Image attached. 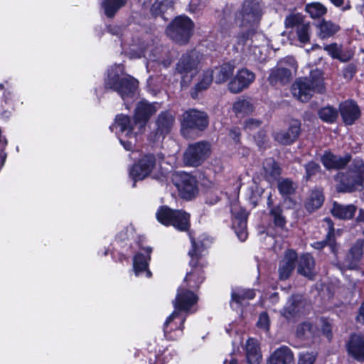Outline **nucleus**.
Returning <instances> with one entry per match:
<instances>
[{
  "label": "nucleus",
  "instance_id": "nucleus-1",
  "mask_svg": "<svg viewBox=\"0 0 364 364\" xmlns=\"http://www.w3.org/2000/svg\"><path fill=\"white\" fill-rule=\"evenodd\" d=\"M106 88L117 92L124 101L132 99L138 87V81L124 73L121 65H114L107 71L105 79Z\"/></svg>",
  "mask_w": 364,
  "mask_h": 364
},
{
  "label": "nucleus",
  "instance_id": "nucleus-2",
  "mask_svg": "<svg viewBox=\"0 0 364 364\" xmlns=\"http://www.w3.org/2000/svg\"><path fill=\"white\" fill-rule=\"evenodd\" d=\"M324 89L323 73L316 69L311 71L309 78L297 79L292 85L291 92L299 101L307 102L314 92H322Z\"/></svg>",
  "mask_w": 364,
  "mask_h": 364
},
{
  "label": "nucleus",
  "instance_id": "nucleus-3",
  "mask_svg": "<svg viewBox=\"0 0 364 364\" xmlns=\"http://www.w3.org/2000/svg\"><path fill=\"white\" fill-rule=\"evenodd\" d=\"M339 192H352L363 187L364 183V162L354 160L346 172H338L334 176Z\"/></svg>",
  "mask_w": 364,
  "mask_h": 364
},
{
  "label": "nucleus",
  "instance_id": "nucleus-4",
  "mask_svg": "<svg viewBox=\"0 0 364 364\" xmlns=\"http://www.w3.org/2000/svg\"><path fill=\"white\" fill-rule=\"evenodd\" d=\"M156 217L162 225L173 226L179 231H187L190 228V215L182 210L161 206L157 210Z\"/></svg>",
  "mask_w": 364,
  "mask_h": 364
},
{
  "label": "nucleus",
  "instance_id": "nucleus-5",
  "mask_svg": "<svg viewBox=\"0 0 364 364\" xmlns=\"http://www.w3.org/2000/svg\"><path fill=\"white\" fill-rule=\"evenodd\" d=\"M134 122L129 117L124 114L116 116L114 124L110 126L112 132L117 134L121 144L126 150H130L136 141V133L134 132Z\"/></svg>",
  "mask_w": 364,
  "mask_h": 364
},
{
  "label": "nucleus",
  "instance_id": "nucleus-6",
  "mask_svg": "<svg viewBox=\"0 0 364 364\" xmlns=\"http://www.w3.org/2000/svg\"><path fill=\"white\" fill-rule=\"evenodd\" d=\"M262 16V6L255 0H245L235 16V23L240 28L254 29Z\"/></svg>",
  "mask_w": 364,
  "mask_h": 364
},
{
  "label": "nucleus",
  "instance_id": "nucleus-7",
  "mask_svg": "<svg viewBox=\"0 0 364 364\" xmlns=\"http://www.w3.org/2000/svg\"><path fill=\"white\" fill-rule=\"evenodd\" d=\"M194 23L186 16H179L168 26L167 35L179 43H186L193 33Z\"/></svg>",
  "mask_w": 364,
  "mask_h": 364
},
{
  "label": "nucleus",
  "instance_id": "nucleus-8",
  "mask_svg": "<svg viewBox=\"0 0 364 364\" xmlns=\"http://www.w3.org/2000/svg\"><path fill=\"white\" fill-rule=\"evenodd\" d=\"M191 240L192 249L188 252V255L191 257L190 264L193 269L190 272L187 273L184 279L185 287L190 290L198 288L204 279L201 268L197 266L200 248L197 246L196 242L193 238H191Z\"/></svg>",
  "mask_w": 364,
  "mask_h": 364
},
{
  "label": "nucleus",
  "instance_id": "nucleus-9",
  "mask_svg": "<svg viewBox=\"0 0 364 364\" xmlns=\"http://www.w3.org/2000/svg\"><path fill=\"white\" fill-rule=\"evenodd\" d=\"M210 146L208 143L200 141L190 145L184 154V163L190 166H198L209 156Z\"/></svg>",
  "mask_w": 364,
  "mask_h": 364
},
{
  "label": "nucleus",
  "instance_id": "nucleus-10",
  "mask_svg": "<svg viewBox=\"0 0 364 364\" xmlns=\"http://www.w3.org/2000/svg\"><path fill=\"white\" fill-rule=\"evenodd\" d=\"M198 54L191 51L182 55L177 64V70L182 75V82L188 84L198 72Z\"/></svg>",
  "mask_w": 364,
  "mask_h": 364
},
{
  "label": "nucleus",
  "instance_id": "nucleus-11",
  "mask_svg": "<svg viewBox=\"0 0 364 364\" xmlns=\"http://www.w3.org/2000/svg\"><path fill=\"white\" fill-rule=\"evenodd\" d=\"M172 181L181 196L187 200L192 198L197 193L196 181L187 173L177 172L173 175Z\"/></svg>",
  "mask_w": 364,
  "mask_h": 364
},
{
  "label": "nucleus",
  "instance_id": "nucleus-12",
  "mask_svg": "<svg viewBox=\"0 0 364 364\" xmlns=\"http://www.w3.org/2000/svg\"><path fill=\"white\" fill-rule=\"evenodd\" d=\"M175 122V117L169 111L162 112L156 120V130L149 135V140L153 142L161 141L171 132Z\"/></svg>",
  "mask_w": 364,
  "mask_h": 364
},
{
  "label": "nucleus",
  "instance_id": "nucleus-13",
  "mask_svg": "<svg viewBox=\"0 0 364 364\" xmlns=\"http://www.w3.org/2000/svg\"><path fill=\"white\" fill-rule=\"evenodd\" d=\"M208 124L207 114L203 112L196 109H191L186 112L183 115L181 122L182 132L184 135L188 134V129H205Z\"/></svg>",
  "mask_w": 364,
  "mask_h": 364
},
{
  "label": "nucleus",
  "instance_id": "nucleus-14",
  "mask_svg": "<svg viewBox=\"0 0 364 364\" xmlns=\"http://www.w3.org/2000/svg\"><path fill=\"white\" fill-rule=\"evenodd\" d=\"M283 63H288L293 68H296L295 60L291 57H287L281 60L279 64L269 70L267 80L272 85H285L290 81L291 73L288 68H283L280 65Z\"/></svg>",
  "mask_w": 364,
  "mask_h": 364
},
{
  "label": "nucleus",
  "instance_id": "nucleus-15",
  "mask_svg": "<svg viewBox=\"0 0 364 364\" xmlns=\"http://www.w3.org/2000/svg\"><path fill=\"white\" fill-rule=\"evenodd\" d=\"M255 80V75L251 70L247 68L239 70L234 77L229 82L228 85V90L233 94L240 93L249 87Z\"/></svg>",
  "mask_w": 364,
  "mask_h": 364
},
{
  "label": "nucleus",
  "instance_id": "nucleus-16",
  "mask_svg": "<svg viewBox=\"0 0 364 364\" xmlns=\"http://www.w3.org/2000/svg\"><path fill=\"white\" fill-rule=\"evenodd\" d=\"M156 164V160L153 155L143 156L138 164L133 166L129 171V176L133 179V186H135L136 181L144 179L147 177Z\"/></svg>",
  "mask_w": 364,
  "mask_h": 364
},
{
  "label": "nucleus",
  "instance_id": "nucleus-17",
  "mask_svg": "<svg viewBox=\"0 0 364 364\" xmlns=\"http://www.w3.org/2000/svg\"><path fill=\"white\" fill-rule=\"evenodd\" d=\"M232 215V227L240 241H245L247 237V213L240 206L234 205L231 209Z\"/></svg>",
  "mask_w": 364,
  "mask_h": 364
},
{
  "label": "nucleus",
  "instance_id": "nucleus-18",
  "mask_svg": "<svg viewBox=\"0 0 364 364\" xmlns=\"http://www.w3.org/2000/svg\"><path fill=\"white\" fill-rule=\"evenodd\" d=\"M197 296L189 289L185 287L184 284L181 286L173 301L175 310L178 311H188L191 306L196 304Z\"/></svg>",
  "mask_w": 364,
  "mask_h": 364
},
{
  "label": "nucleus",
  "instance_id": "nucleus-19",
  "mask_svg": "<svg viewBox=\"0 0 364 364\" xmlns=\"http://www.w3.org/2000/svg\"><path fill=\"white\" fill-rule=\"evenodd\" d=\"M301 132V123L293 119L287 131H281L275 133L274 139L282 144H289L294 142L299 136Z\"/></svg>",
  "mask_w": 364,
  "mask_h": 364
},
{
  "label": "nucleus",
  "instance_id": "nucleus-20",
  "mask_svg": "<svg viewBox=\"0 0 364 364\" xmlns=\"http://www.w3.org/2000/svg\"><path fill=\"white\" fill-rule=\"evenodd\" d=\"M185 320V317L181 316L179 311L174 310L173 312L167 318L164 324V336L168 339H174L175 336L171 335V331H179L181 332L183 331Z\"/></svg>",
  "mask_w": 364,
  "mask_h": 364
},
{
  "label": "nucleus",
  "instance_id": "nucleus-21",
  "mask_svg": "<svg viewBox=\"0 0 364 364\" xmlns=\"http://www.w3.org/2000/svg\"><path fill=\"white\" fill-rule=\"evenodd\" d=\"M139 51L136 49H132L130 55L132 58H139L144 57L150 61H159V54L161 48L154 45V43L141 44L139 48Z\"/></svg>",
  "mask_w": 364,
  "mask_h": 364
},
{
  "label": "nucleus",
  "instance_id": "nucleus-22",
  "mask_svg": "<svg viewBox=\"0 0 364 364\" xmlns=\"http://www.w3.org/2000/svg\"><path fill=\"white\" fill-rule=\"evenodd\" d=\"M297 255L293 250H287L283 259L280 261L278 272L279 279L285 280L288 279L295 267Z\"/></svg>",
  "mask_w": 364,
  "mask_h": 364
},
{
  "label": "nucleus",
  "instance_id": "nucleus-23",
  "mask_svg": "<svg viewBox=\"0 0 364 364\" xmlns=\"http://www.w3.org/2000/svg\"><path fill=\"white\" fill-rule=\"evenodd\" d=\"M156 108L154 105L145 102L138 103L135 110L134 123L139 125V129L144 127L148 119L156 112Z\"/></svg>",
  "mask_w": 364,
  "mask_h": 364
},
{
  "label": "nucleus",
  "instance_id": "nucleus-24",
  "mask_svg": "<svg viewBox=\"0 0 364 364\" xmlns=\"http://www.w3.org/2000/svg\"><path fill=\"white\" fill-rule=\"evenodd\" d=\"M348 354L358 361L364 360V339L358 334L351 336L347 344Z\"/></svg>",
  "mask_w": 364,
  "mask_h": 364
},
{
  "label": "nucleus",
  "instance_id": "nucleus-25",
  "mask_svg": "<svg viewBox=\"0 0 364 364\" xmlns=\"http://www.w3.org/2000/svg\"><path fill=\"white\" fill-rule=\"evenodd\" d=\"M146 255L143 253L136 254L133 259V268L136 276H139L145 272L147 277L151 276V272L148 269L149 260L150 259L151 248L147 247L144 250Z\"/></svg>",
  "mask_w": 364,
  "mask_h": 364
},
{
  "label": "nucleus",
  "instance_id": "nucleus-26",
  "mask_svg": "<svg viewBox=\"0 0 364 364\" xmlns=\"http://www.w3.org/2000/svg\"><path fill=\"white\" fill-rule=\"evenodd\" d=\"M350 161V156H338L330 152L325 153L321 157L323 165L328 169H340L345 167Z\"/></svg>",
  "mask_w": 364,
  "mask_h": 364
},
{
  "label": "nucleus",
  "instance_id": "nucleus-27",
  "mask_svg": "<svg viewBox=\"0 0 364 364\" xmlns=\"http://www.w3.org/2000/svg\"><path fill=\"white\" fill-rule=\"evenodd\" d=\"M297 272L301 275L313 279L315 275V261L311 255L304 254L299 257Z\"/></svg>",
  "mask_w": 364,
  "mask_h": 364
},
{
  "label": "nucleus",
  "instance_id": "nucleus-28",
  "mask_svg": "<svg viewBox=\"0 0 364 364\" xmlns=\"http://www.w3.org/2000/svg\"><path fill=\"white\" fill-rule=\"evenodd\" d=\"M340 113L346 124H352L360 116V110L353 101H346L340 105Z\"/></svg>",
  "mask_w": 364,
  "mask_h": 364
},
{
  "label": "nucleus",
  "instance_id": "nucleus-29",
  "mask_svg": "<svg viewBox=\"0 0 364 364\" xmlns=\"http://www.w3.org/2000/svg\"><path fill=\"white\" fill-rule=\"evenodd\" d=\"M294 354L287 346H282L274 351L267 360V364H292Z\"/></svg>",
  "mask_w": 364,
  "mask_h": 364
},
{
  "label": "nucleus",
  "instance_id": "nucleus-30",
  "mask_svg": "<svg viewBox=\"0 0 364 364\" xmlns=\"http://www.w3.org/2000/svg\"><path fill=\"white\" fill-rule=\"evenodd\" d=\"M255 294L252 289L235 288L232 290L230 306L232 309H237L246 303L247 301L255 298Z\"/></svg>",
  "mask_w": 364,
  "mask_h": 364
},
{
  "label": "nucleus",
  "instance_id": "nucleus-31",
  "mask_svg": "<svg viewBox=\"0 0 364 364\" xmlns=\"http://www.w3.org/2000/svg\"><path fill=\"white\" fill-rule=\"evenodd\" d=\"M364 247V240H358L350 248L349 253L346 259V266L350 269H354L358 267V262L363 256V247Z\"/></svg>",
  "mask_w": 364,
  "mask_h": 364
},
{
  "label": "nucleus",
  "instance_id": "nucleus-32",
  "mask_svg": "<svg viewBox=\"0 0 364 364\" xmlns=\"http://www.w3.org/2000/svg\"><path fill=\"white\" fill-rule=\"evenodd\" d=\"M246 358L249 364H259L262 360L258 341L254 338H249L246 343Z\"/></svg>",
  "mask_w": 364,
  "mask_h": 364
},
{
  "label": "nucleus",
  "instance_id": "nucleus-33",
  "mask_svg": "<svg viewBox=\"0 0 364 364\" xmlns=\"http://www.w3.org/2000/svg\"><path fill=\"white\" fill-rule=\"evenodd\" d=\"M254 105L248 98H239L232 105V111L237 117H244L254 111Z\"/></svg>",
  "mask_w": 364,
  "mask_h": 364
},
{
  "label": "nucleus",
  "instance_id": "nucleus-34",
  "mask_svg": "<svg viewBox=\"0 0 364 364\" xmlns=\"http://www.w3.org/2000/svg\"><path fill=\"white\" fill-rule=\"evenodd\" d=\"M234 68V66L230 63H225L215 68L213 70H211L213 80L218 84L225 82L233 75Z\"/></svg>",
  "mask_w": 364,
  "mask_h": 364
},
{
  "label": "nucleus",
  "instance_id": "nucleus-35",
  "mask_svg": "<svg viewBox=\"0 0 364 364\" xmlns=\"http://www.w3.org/2000/svg\"><path fill=\"white\" fill-rule=\"evenodd\" d=\"M323 200L324 196L321 190H312L306 199L305 207L309 212H313L322 205Z\"/></svg>",
  "mask_w": 364,
  "mask_h": 364
},
{
  "label": "nucleus",
  "instance_id": "nucleus-36",
  "mask_svg": "<svg viewBox=\"0 0 364 364\" xmlns=\"http://www.w3.org/2000/svg\"><path fill=\"white\" fill-rule=\"evenodd\" d=\"M324 220L327 223L329 229L326 239L323 241L316 242L313 243L312 247L315 249L321 250L328 245L331 247V251L334 252L336 250V245L334 239V230L333 228V224L329 218H325Z\"/></svg>",
  "mask_w": 364,
  "mask_h": 364
},
{
  "label": "nucleus",
  "instance_id": "nucleus-37",
  "mask_svg": "<svg viewBox=\"0 0 364 364\" xmlns=\"http://www.w3.org/2000/svg\"><path fill=\"white\" fill-rule=\"evenodd\" d=\"M302 301L299 296L290 298L286 306L284 307L282 314L287 318H290L295 316L297 313L300 312L301 307L302 306Z\"/></svg>",
  "mask_w": 364,
  "mask_h": 364
},
{
  "label": "nucleus",
  "instance_id": "nucleus-38",
  "mask_svg": "<svg viewBox=\"0 0 364 364\" xmlns=\"http://www.w3.org/2000/svg\"><path fill=\"white\" fill-rule=\"evenodd\" d=\"M127 4V0H103L102 7L108 18H112Z\"/></svg>",
  "mask_w": 364,
  "mask_h": 364
},
{
  "label": "nucleus",
  "instance_id": "nucleus-39",
  "mask_svg": "<svg viewBox=\"0 0 364 364\" xmlns=\"http://www.w3.org/2000/svg\"><path fill=\"white\" fill-rule=\"evenodd\" d=\"M355 212V207L353 205H342L337 203H333L331 213L333 216L340 219H350Z\"/></svg>",
  "mask_w": 364,
  "mask_h": 364
},
{
  "label": "nucleus",
  "instance_id": "nucleus-40",
  "mask_svg": "<svg viewBox=\"0 0 364 364\" xmlns=\"http://www.w3.org/2000/svg\"><path fill=\"white\" fill-rule=\"evenodd\" d=\"M213 80V72L208 70L203 72L200 76L199 82L196 85L194 91L191 93L193 98H196L198 93L200 91L206 90Z\"/></svg>",
  "mask_w": 364,
  "mask_h": 364
},
{
  "label": "nucleus",
  "instance_id": "nucleus-41",
  "mask_svg": "<svg viewBox=\"0 0 364 364\" xmlns=\"http://www.w3.org/2000/svg\"><path fill=\"white\" fill-rule=\"evenodd\" d=\"M323 49L328 53V54L333 58L338 59L342 62H346L351 58L350 54L344 53L341 46L337 43H331L326 45Z\"/></svg>",
  "mask_w": 364,
  "mask_h": 364
},
{
  "label": "nucleus",
  "instance_id": "nucleus-42",
  "mask_svg": "<svg viewBox=\"0 0 364 364\" xmlns=\"http://www.w3.org/2000/svg\"><path fill=\"white\" fill-rule=\"evenodd\" d=\"M319 32L318 36L321 38H328L336 32H338L340 29L338 25L330 21H322L318 26Z\"/></svg>",
  "mask_w": 364,
  "mask_h": 364
},
{
  "label": "nucleus",
  "instance_id": "nucleus-43",
  "mask_svg": "<svg viewBox=\"0 0 364 364\" xmlns=\"http://www.w3.org/2000/svg\"><path fill=\"white\" fill-rule=\"evenodd\" d=\"M305 11L312 18H318L326 14L327 9L321 3L313 2L306 5Z\"/></svg>",
  "mask_w": 364,
  "mask_h": 364
},
{
  "label": "nucleus",
  "instance_id": "nucleus-44",
  "mask_svg": "<svg viewBox=\"0 0 364 364\" xmlns=\"http://www.w3.org/2000/svg\"><path fill=\"white\" fill-rule=\"evenodd\" d=\"M338 111L331 106H326L318 111V116L321 120L327 123H333L338 117Z\"/></svg>",
  "mask_w": 364,
  "mask_h": 364
},
{
  "label": "nucleus",
  "instance_id": "nucleus-45",
  "mask_svg": "<svg viewBox=\"0 0 364 364\" xmlns=\"http://www.w3.org/2000/svg\"><path fill=\"white\" fill-rule=\"evenodd\" d=\"M306 21L301 14H293L287 16L284 20V25L287 28H296V30Z\"/></svg>",
  "mask_w": 364,
  "mask_h": 364
},
{
  "label": "nucleus",
  "instance_id": "nucleus-46",
  "mask_svg": "<svg viewBox=\"0 0 364 364\" xmlns=\"http://www.w3.org/2000/svg\"><path fill=\"white\" fill-rule=\"evenodd\" d=\"M264 171L267 176L271 178H276L280 174V168L275 161L272 159H267L263 163Z\"/></svg>",
  "mask_w": 364,
  "mask_h": 364
},
{
  "label": "nucleus",
  "instance_id": "nucleus-47",
  "mask_svg": "<svg viewBox=\"0 0 364 364\" xmlns=\"http://www.w3.org/2000/svg\"><path fill=\"white\" fill-rule=\"evenodd\" d=\"M296 185L288 178L282 179L278 183V189L282 196H290L295 192Z\"/></svg>",
  "mask_w": 364,
  "mask_h": 364
},
{
  "label": "nucleus",
  "instance_id": "nucleus-48",
  "mask_svg": "<svg viewBox=\"0 0 364 364\" xmlns=\"http://www.w3.org/2000/svg\"><path fill=\"white\" fill-rule=\"evenodd\" d=\"M299 41L302 43H306L310 40L311 36V25L309 21L300 26L296 30Z\"/></svg>",
  "mask_w": 364,
  "mask_h": 364
},
{
  "label": "nucleus",
  "instance_id": "nucleus-49",
  "mask_svg": "<svg viewBox=\"0 0 364 364\" xmlns=\"http://www.w3.org/2000/svg\"><path fill=\"white\" fill-rule=\"evenodd\" d=\"M314 329L311 323H303L296 329V336L301 339H306L313 337Z\"/></svg>",
  "mask_w": 364,
  "mask_h": 364
},
{
  "label": "nucleus",
  "instance_id": "nucleus-50",
  "mask_svg": "<svg viewBox=\"0 0 364 364\" xmlns=\"http://www.w3.org/2000/svg\"><path fill=\"white\" fill-rule=\"evenodd\" d=\"M171 6V0H156L151 6V11L153 15L158 16L164 13Z\"/></svg>",
  "mask_w": 364,
  "mask_h": 364
},
{
  "label": "nucleus",
  "instance_id": "nucleus-51",
  "mask_svg": "<svg viewBox=\"0 0 364 364\" xmlns=\"http://www.w3.org/2000/svg\"><path fill=\"white\" fill-rule=\"evenodd\" d=\"M247 30L245 31L240 32L236 36V43L237 45V49H240L242 52H246V49L245 48V46L249 41V37L252 35V33L254 29L250 28H245Z\"/></svg>",
  "mask_w": 364,
  "mask_h": 364
},
{
  "label": "nucleus",
  "instance_id": "nucleus-52",
  "mask_svg": "<svg viewBox=\"0 0 364 364\" xmlns=\"http://www.w3.org/2000/svg\"><path fill=\"white\" fill-rule=\"evenodd\" d=\"M263 188L259 187L257 184L253 183L247 190V194L250 202L254 205L258 203L262 194L263 193Z\"/></svg>",
  "mask_w": 364,
  "mask_h": 364
},
{
  "label": "nucleus",
  "instance_id": "nucleus-53",
  "mask_svg": "<svg viewBox=\"0 0 364 364\" xmlns=\"http://www.w3.org/2000/svg\"><path fill=\"white\" fill-rule=\"evenodd\" d=\"M282 210L280 207H274L270 210V214L273 218L274 225L284 229L286 225V220L282 215Z\"/></svg>",
  "mask_w": 364,
  "mask_h": 364
},
{
  "label": "nucleus",
  "instance_id": "nucleus-54",
  "mask_svg": "<svg viewBox=\"0 0 364 364\" xmlns=\"http://www.w3.org/2000/svg\"><path fill=\"white\" fill-rule=\"evenodd\" d=\"M264 45L258 46L257 44L251 45L250 48H247L246 52H249L250 55L256 60H263L264 59V55L263 54Z\"/></svg>",
  "mask_w": 364,
  "mask_h": 364
},
{
  "label": "nucleus",
  "instance_id": "nucleus-55",
  "mask_svg": "<svg viewBox=\"0 0 364 364\" xmlns=\"http://www.w3.org/2000/svg\"><path fill=\"white\" fill-rule=\"evenodd\" d=\"M316 358L314 352L301 353L299 357L298 364H314Z\"/></svg>",
  "mask_w": 364,
  "mask_h": 364
},
{
  "label": "nucleus",
  "instance_id": "nucleus-56",
  "mask_svg": "<svg viewBox=\"0 0 364 364\" xmlns=\"http://www.w3.org/2000/svg\"><path fill=\"white\" fill-rule=\"evenodd\" d=\"M306 168V178L309 179L311 176L315 175L318 172L320 166L314 162H309L305 166Z\"/></svg>",
  "mask_w": 364,
  "mask_h": 364
},
{
  "label": "nucleus",
  "instance_id": "nucleus-57",
  "mask_svg": "<svg viewBox=\"0 0 364 364\" xmlns=\"http://www.w3.org/2000/svg\"><path fill=\"white\" fill-rule=\"evenodd\" d=\"M261 125V121L255 119H249L245 123V129L248 131H252L259 128Z\"/></svg>",
  "mask_w": 364,
  "mask_h": 364
},
{
  "label": "nucleus",
  "instance_id": "nucleus-58",
  "mask_svg": "<svg viewBox=\"0 0 364 364\" xmlns=\"http://www.w3.org/2000/svg\"><path fill=\"white\" fill-rule=\"evenodd\" d=\"M269 316L267 313L263 312L259 315L257 325L259 327L262 328L265 330H268L269 328Z\"/></svg>",
  "mask_w": 364,
  "mask_h": 364
},
{
  "label": "nucleus",
  "instance_id": "nucleus-59",
  "mask_svg": "<svg viewBox=\"0 0 364 364\" xmlns=\"http://www.w3.org/2000/svg\"><path fill=\"white\" fill-rule=\"evenodd\" d=\"M355 72H356L355 66L350 64V65H347L344 68L343 75L346 79L350 80L353 77Z\"/></svg>",
  "mask_w": 364,
  "mask_h": 364
},
{
  "label": "nucleus",
  "instance_id": "nucleus-60",
  "mask_svg": "<svg viewBox=\"0 0 364 364\" xmlns=\"http://www.w3.org/2000/svg\"><path fill=\"white\" fill-rule=\"evenodd\" d=\"M230 136L236 142L239 141L240 132L238 128H234L230 131Z\"/></svg>",
  "mask_w": 364,
  "mask_h": 364
},
{
  "label": "nucleus",
  "instance_id": "nucleus-61",
  "mask_svg": "<svg viewBox=\"0 0 364 364\" xmlns=\"http://www.w3.org/2000/svg\"><path fill=\"white\" fill-rule=\"evenodd\" d=\"M262 40L264 43H266L264 36L262 34L257 33L252 36V43H255V41Z\"/></svg>",
  "mask_w": 364,
  "mask_h": 364
},
{
  "label": "nucleus",
  "instance_id": "nucleus-62",
  "mask_svg": "<svg viewBox=\"0 0 364 364\" xmlns=\"http://www.w3.org/2000/svg\"><path fill=\"white\" fill-rule=\"evenodd\" d=\"M330 327L328 325H325L323 327V332L326 334V337L328 338H330L331 334H330Z\"/></svg>",
  "mask_w": 364,
  "mask_h": 364
},
{
  "label": "nucleus",
  "instance_id": "nucleus-63",
  "mask_svg": "<svg viewBox=\"0 0 364 364\" xmlns=\"http://www.w3.org/2000/svg\"><path fill=\"white\" fill-rule=\"evenodd\" d=\"M0 159H1V166H4L5 161L6 159V154L4 152H1L0 153Z\"/></svg>",
  "mask_w": 364,
  "mask_h": 364
},
{
  "label": "nucleus",
  "instance_id": "nucleus-64",
  "mask_svg": "<svg viewBox=\"0 0 364 364\" xmlns=\"http://www.w3.org/2000/svg\"><path fill=\"white\" fill-rule=\"evenodd\" d=\"M358 220L359 221H363L364 222V210H360L359 215L358 216Z\"/></svg>",
  "mask_w": 364,
  "mask_h": 364
}]
</instances>
